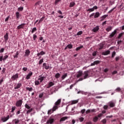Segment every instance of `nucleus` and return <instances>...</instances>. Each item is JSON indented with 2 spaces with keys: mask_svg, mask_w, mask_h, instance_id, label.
Wrapping results in <instances>:
<instances>
[{
  "mask_svg": "<svg viewBox=\"0 0 124 124\" xmlns=\"http://www.w3.org/2000/svg\"><path fill=\"white\" fill-rule=\"evenodd\" d=\"M82 75H83V72L81 71H79L78 72V74L77 75V78H80V77H81V76H82Z\"/></svg>",
  "mask_w": 124,
  "mask_h": 124,
  "instance_id": "obj_13",
  "label": "nucleus"
},
{
  "mask_svg": "<svg viewBox=\"0 0 124 124\" xmlns=\"http://www.w3.org/2000/svg\"><path fill=\"white\" fill-rule=\"evenodd\" d=\"M16 19H20V13L18 12H16Z\"/></svg>",
  "mask_w": 124,
  "mask_h": 124,
  "instance_id": "obj_31",
  "label": "nucleus"
},
{
  "mask_svg": "<svg viewBox=\"0 0 124 124\" xmlns=\"http://www.w3.org/2000/svg\"><path fill=\"white\" fill-rule=\"evenodd\" d=\"M89 74H90V71H85L83 73H82V75L83 76V79H87V78H89L90 76H89Z\"/></svg>",
  "mask_w": 124,
  "mask_h": 124,
  "instance_id": "obj_1",
  "label": "nucleus"
},
{
  "mask_svg": "<svg viewBox=\"0 0 124 124\" xmlns=\"http://www.w3.org/2000/svg\"><path fill=\"white\" fill-rule=\"evenodd\" d=\"M79 120L80 122H82L84 121V118L81 117V118H79Z\"/></svg>",
  "mask_w": 124,
  "mask_h": 124,
  "instance_id": "obj_60",
  "label": "nucleus"
},
{
  "mask_svg": "<svg viewBox=\"0 0 124 124\" xmlns=\"http://www.w3.org/2000/svg\"><path fill=\"white\" fill-rule=\"evenodd\" d=\"M62 102V99H59L57 100V101H56L55 103V106H56V107L57 108V109H58V108H59V107L58 106H59V105H60V104H61V103Z\"/></svg>",
  "mask_w": 124,
  "mask_h": 124,
  "instance_id": "obj_7",
  "label": "nucleus"
},
{
  "mask_svg": "<svg viewBox=\"0 0 124 124\" xmlns=\"http://www.w3.org/2000/svg\"><path fill=\"white\" fill-rule=\"evenodd\" d=\"M10 118V116L9 115H8L7 117H4L1 118V121L3 123H5V122H7L9 120V118Z\"/></svg>",
  "mask_w": 124,
  "mask_h": 124,
  "instance_id": "obj_3",
  "label": "nucleus"
},
{
  "mask_svg": "<svg viewBox=\"0 0 124 124\" xmlns=\"http://www.w3.org/2000/svg\"><path fill=\"white\" fill-rule=\"evenodd\" d=\"M99 50H102V49H103V47H104V44L103 43H101L99 45Z\"/></svg>",
  "mask_w": 124,
  "mask_h": 124,
  "instance_id": "obj_25",
  "label": "nucleus"
},
{
  "mask_svg": "<svg viewBox=\"0 0 124 124\" xmlns=\"http://www.w3.org/2000/svg\"><path fill=\"white\" fill-rule=\"evenodd\" d=\"M22 87V83L20 82H18L17 84L15 85V90H18V89H20Z\"/></svg>",
  "mask_w": 124,
  "mask_h": 124,
  "instance_id": "obj_6",
  "label": "nucleus"
},
{
  "mask_svg": "<svg viewBox=\"0 0 124 124\" xmlns=\"http://www.w3.org/2000/svg\"><path fill=\"white\" fill-rule=\"evenodd\" d=\"M112 30V27H108L106 31H111Z\"/></svg>",
  "mask_w": 124,
  "mask_h": 124,
  "instance_id": "obj_43",
  "label": "nucleus"
},
{
  "mask_svg": "<svg viewBox=\"0 0 124 124\" xmlns=\"http://www.w3.org/2000/svg\"><path fill=\"white\" fill-rule=\"evenodd\" d=\"M57 106H54L52 108V109H49L48 110V112H47V114L48 115H51L52 114V113H53V112H54V111H56V110H57Z\"/></svg>",
  "mask_w": 124,
  "mask_h": 124,
  "instance_id": "obj_2",
  "label": "nucleus"
},
{
  "mask_svg": "<svg viewBox=\"0 0 124 124\" xmlns=\"http://www.w3.org/2000/svg\"><path fill=\"white\" fill-rule=\"evenodd\" d=\"M97 7L96 6H94L93 8L88 9L87 10L88 12H93L94 10L97 9Z\"/></svg>",
  "mask_w": 124,
  "mask_h": 124,
  "instance_id": "obj_5",
  "label": "nucleus"
},
{
  "mask_svg": "<svg viewBox=\"0 0 124 124\" xmlns=\"http://www.w3.org/2000/svg\"><path fill=\"white\" fill-rule=\"evenodd\" d=\"M43 66H44V67H45V69H46V70H48V69H49V65L47 66V64H46V63H44L43 64Z\"/></svg>",
  "mask_w": 124,
  "mask_h": 124,
  "instance_id": "obj_22",
  "label": "nucleus"
},
{
  "mask_svg": "<svg viewBox=\"0 0 124 124\" xmlns=\"http://www.w3.org/2000/svg\"><path fill=\"white\" fill-rule=\"evenodd\" d=\"M110 54V50H107V51H105V52H103L102 53V55L103 56H107L108 55H109Z\"/></svg>",
  "mask_w": 124,
  "mask_h": 124,
  "instance_id": "obj_10",
  "label": "nucleus"
},
{
  "mask_svg": "<svg viewBox=\"0 0 124 124\" xmlns=\"http://www.w3.org/2000/svg\"><path fill=\"white\" fill-rule=\"evenodd\" d=\"M115 56H116V52L113 51L111 54V58H114V57H115Z\"/></svg>",
  "mask_w": 124,
  "mask_h": 124,
  "instance_id": "obj_44",
  "label": "nucleus"
},
{
  "mask_svg": "<svg viewBox=\"0 0 124 124\" xmlns=\"http://www.w3.org/2000/svg\"><path fill=\"white\" fill-rule=\"evenodd\" d=\"M97 121H98V117H97V116H95L93 118V122L94 123H96V122H97Z\"/></svg>",
  "mask_w": 124,
  "mask_h": 124,
  "instance_id": "obj_27",
  "label": "nucleus"
},
{
  "mask_svg": "<svg viewBox=\"0 0 124 124\" xmlns=\"http://www.w3.org/2000/svg\"><path fill=\"white\" fill-rule=\"evenodd\" d=\"M33 40H36V38H37V36L36 35L34 34L33 36Z\"/></svg>",
  "mask_w": 124,
  "mask_h": 124,
  "instance_id": "obj_56",
  "label": "nucleus"
},
{
  "mask_svg": "<svg viewBox=\"0 0 124 124\" xmlns=\"http://www.w3.org/2000/svg\"><path fill=\"white\" fill-rule=\"evenodd\" d=\"M121 91H122V89H121V88H120V87L117 88L115 90V91H116V92H121Z\"/></svg>",
  "mask_w": 124,
  "mask_h": 124,
  "instance_id": "obj_48",
  "label": "nucleus"
},
{
  "mask_svg": "<svg viewBox=\"0 0 124 124\" xmlns=\"http://www.w3.org/2000/svg\"><path fill=\"white\" fill-rule=\"evenodd\" d=\"M43 55H45V52H44L43 51H42L37 54V56L38 57H39V56H43Z\"/></svg>",
  "mask_w": 124,
  "mask_h": 124,
  "instance_id": "obj_20",
  "label": "nucleus"
},
{
  "mask_svg": "<svg viewBox=\"0 0 124 124\" xmlns=\"http://www.w3.org/2000/svg\"><path fill=\"white\" fill-rule=\"evenodd\" d=\"M123 35H124V33H121L120 34H119L118 38L120 39V38H121V37H122Z\"/></svg>",
  "mask_w": 124,
  "mask_h": 124,
  "instance_id": "obj_46",
  "label": "nucleus"
},
{
  "mask_svg": "<svg viewBox=\"0 0 124 124\" xmlns=\"http://www.w3.org/2000/svg\"><path fill=\"white\" fill-rule=\"evenodd\" d=\"M68 119V117L64 116L61 118L60 122H64L65 120H67Z\"/></svg>",
  "mask_w": 124,
  "mask_h": 124,
  "instance_id": "obj_17",
  "label": "nucleus"
},
{
  "mask_svg": "<svg viewBox=\"0 0 124 124\" xmlns=\"http://www.w3.org/2000/svg\"><path fill=\"white\" fill-rule=\"evenodd\" d=\"M55 85V83L52 81L50 82L48 84V86L47 87V89H50L51 87L54 86Z\"/></svg>",
  "mask_w": 124,
  "mask_h": 124,
  "instance_id": "obj_21",
  "label": "nucleus"
},
{
  "mask_svg": "<svg viewBox=\"0 0 124 124\" xmlns=\"http://www.w3.org/2000/svg\"><path fill=\"white\" fill-rule=\"evenodd\" d=\"M66 77H67V73H65L63 75H62V80H63V79H65V78H66Z\"/></svg>",
  "mask_w": 124,
  "mask_h": 124,
  "instance_id": "obj_30",
  "label": "nucleus"
},
{
  "mask_svg": "<svg viewBox=\"0 0 124 124\" xmlns=\"http://www.w3.org/2000/svg\"><path fill=\"white\" fill-rule=\"evenodd\" d=\"M30 54H31V51L29 49H27L25 52V56H30Z\"/></svg>",
  "mask_w": 124,
  "mask_h": 124,
  "instance_id": "obj_24",
  "label": "nucleus"
},
{
  "mask_svg": "<svg viewBox=\"0 0 124 124\" xmlns=\"http://www.w3.org/2000/svg\"><path fill=\"white\" fill-rule=\"evenodd\" d=\"M100 16V14L99 12H96L95 15L94 16V18H98Z\"/></svg>",
  "mask_w": 124,
  "mask_h": 124,
  "instance_id": "obj_23",
  "label": "nucleus"
},
{
  "mask_svg": "<svg viewBox=\"0 0 124 124\" xmlns=\"http://www.w3.org/2000/svg\"><path fill=\"white\" fill-rule=\"evenodd\" d=\"M67 48H68L69 49H72V48H73V46H72V45H71V44H69V45H68L67 46Z\"/></svg>",
  "mask_w": 124,
  "mask_h": 124,
  "instance_id": "obj_40",
  "label": "nucleus"
},
{
  "mask_svg": "<svg viewBox=\"0 0 124 124\" xmlns=\"http://www.w3.org/2000/svg\"><path fill=\"white\" fill-rule=\"evenodd\" d=\"M18 56H19V52L17 51L16 55L14 56V58H18Z\"/></svg>",
  "mask_w": 124,
  "mask_h": 124,
  "instance_id": "obj_42",
  "label": "nucleus"
},
{
  "mask_svg": "<svg viewBox=\"0 0 124 124\" xmlns=\"http://www.w3.org/2000/svg\"><path fill=\"white\" fill-rule=\"evenodd\" d=\"M22 70H23L24 71H27V70H28V68L27 67H23L22 69Z\"/></svg>",
  "mask_w": 124,
  "mask_h": 124,
  "instance_id": "obj_63",
  "label": "nucleus"
},
{
  "mask_svg": "<svg viewBox=\"0 0 124 124\" xmlns=\"http://www.w3.org/2000/svg\"><path fill=\"white\" fill-rule=\"evenodd\" d=\"M83 46H80L79 47H78L76 48V51H79V50H81V49H82V48H83Z\"/></svg>",
  "mask_w": 124,
  "mask_h": 124,
  "instance_id": "obj_33",
  "label": "nucleus"
},
{
  "mask_svg": "<svg viewBox=\"0 0 124 124\" xmlns=\"http://www.w3.org/2000/svg\"><path fill=\"white\" fill-rule=\"evenodd\" d=\"M92 31H93V32L98 31H99V26H97L96 27L94 28Z\"/></svg>",
  "mask_w": 124,
  "mask_h": 124,
  "instance_id": "obj_15",
  "label": "nucleus"
},
{
  "mask_svg": "<svg viewBox=\"0 0 124 124\" xmlns=\"http://www.w3.org/2000/svg\"><path fill=\"white\" fill-rule=\"evenodd\" d=\"M109 107H110L111 108H112L113 107H115V103L113 102H110L109 103Z\"/></svg>",
  "mask_w": 124,
  "mask_h": 124,
  "instance_id": "obj_26",
  "label": "nucleus"
},
{
  "mask_svg": "<svg viewBox=\"0 0 124 124\" xmlns=\"http://www.w3.org/2000/svg\"><path fill=\"white\" fill-rule=\"evenodd\" d=\"M91 109H88L86 111V113L89 114V113H91Z\"/></svg>",
  "mask_w": 124,
  "mask_h": 124,
  "instance_id": "obj_59",
  "label": "nucleus"
},
{
  "mask_svg": "<svg viewBox=\"0 0 124 124\" xmlns=\"http://www.w3.org/2000/svg\"><path fill=\"white\" fill-rule=\"evenodd\" d=\"M4 38L5 39V43H7V41L8 40V33H6V34L4 36Z\"/></svg>",
  "mask_w": 124,
  "mask_h": 124,
  "instance_id": "obj_16",
  "label": "nucleus"
},
{
  "mask_svg": "<svg viewBox=\"0 0 124 124\" xmlns=\"http://www.w3.org/2000/svg\"><path fill=\"white\" fill-rule=\"evenodd\" d=\"M92 55H93V57H95V56H96V51H94Z\"/></svg>",
  "mask_w": 124,
  "mask_h": 124,
  "instance_id": "obj_61",
  "label": "nucleus"
},
{
  "mask_svg": "<svg viewBox=\"0 0 124 124\" xmlns=\"http://www.w3.org/2000/svg\"><path fill=\"white\" fill-rule=\"evenodd\" d=\"M54 119L50 118L46 122V124H53V123H54Z\"/></svg>",
  "mask_w": 124,
  "mask_h": 124,
  "instance_id": "obj_18",
  "label": "nucleus"
},
{
  "mask_svg": "<svg viewBox=\"0 0 124 124\" xmlns=\"http://www.w3.org/2000/svg\"><path fill=\"white\" fill-rule=\"evenodd\" d=\"M44 61V59L43 58H42V59H41V60H40L39 62V65L41 64Z\"/></svg>",
  "mask_w": 124,
  "mask_h": 124,
  "instance_id": "obj_45",
  "label": "nucleus"
},
{
  "mask_svg": "<svg viewBox=\"0 0 124 124\" xmlns=\"http://www.w3.org/2000/svg\"><path fill=\"white\" fill-rule=\"evenodd\" d=\"M15 109H16V107H13L12 108V113H13V112H14V111H15Z\"/></svg>",
  "mask_w": 124,
  "mask_h": 124,
  "instance_id": "obj_50",
  "label": "nucleus"
},
{
  "mask_svg": "<svg viewBox=\"0 0 124 124\" xmlns=\"http://www.w3.org/2000/svg\"><path fill=\"white\" fill-rule=\"evenodd\" d=\"M25 25H26V24H25V23H22V24L19 25L17 27V30H20L21 29H24V27H25Z\"/></svg>",
  "mask_w": 124,
  "mask_h": 124,
  "instance_id": "obj_14",
  "label": "nucleus"
},
{
  "mask_svg": "<svg viewBox=\"0 0 124 124\" xmlns=\"http://www.w3.org/2000/svg\"><path fill=\"white\" fill-rule=\"evenodd\" d=\"M32 76V73L31 71L26 76V79L29 80V79H31V77Z\"/></svg>",
  "mask_w": 124,
  "mask_h": 124,
  "instance_id": "obj_12",
  "label": "nucleus"
},
{
  "mask_svg": "<svg viewBox=\"0 0 124 124\" xmlns=\"http://www.w3.org/2000/svg\"><path fill=\"white\" fill-rule=\"evenodd\" d=\"M60 77H61V74H60V73H58L55 74V78L56 79H59Z\"/></svg>",
  "mask_w": 124,
  "mask_h": 124,
  "instance_id": "obj_29",
  "label": "nucleus"
},
{
  "mask_svg": "<svg viewBox=\"0 0 124 124\" xmlns=\"http://www.w3.org/2000/svg\"><path fill=\"white\" fill-rule=\"evenodd\" d=\"M76 103H78V100H73L72 101V104H76Z\"/></svg>",
  "mask_w": 124,
  "mask_h": 124,
  "instance_id": "obj_39",
  "label": "nucleus"
},
{
  "mask_svg": "<svg viewBox=\"0 0 124 124\" xmlns=\"http://www.w3.org/2000/svg\"><path fill=\"white\" fill-rule=\"evenodd\" d=\"M14 121L15 122V124H18V123H19V120L18 119H16Z\"/></svg>",
  "mask_w": 124,
  "mask_h": 124,
  "instance_id": "obj_52",
  "label": "nucleus"
},
{
  "mask_svg": "<svg viewBox=\"0 0 124 124\" xmlns=\"http://www.w3.org/2000/svg\"><path fill=\"white\" fill-rule=\"evenodd\" d=\"M26 90H27V91H29V92H32L33 91V89H32V87H26L25 88Z\"/></svg>",
  "mask_w": 124,
  "mask_h": 124,
  "instance_id": "obj_28",
  "label": "nucleus"
},
{
  "mask_svg": "<svg viewBox=\"0 0 124 124\" xmlns=\"http://www.w3.org/2000/svg\"><path fill=\"white\" fill-rule=\"evenodd\" d=\"M116 9V7L112 8L111 10H110L109 11H108V13H112L113 12V11Z\"/></svg>",
  "mask_w": 124,
  "mask_h": 124,
  "instance_id": "obj_49",
  "label": "nucleus"
},
{
  "mask_svg": "<svg viewBox=\"0 0 124 124\" xmlns=\"http://www.w3.org/2000/svg\"><path fill=\"white\" fill-rule=\"evenodd\" d=\"M5 70H6V69L5 68H3L2 70V74H3V73H5Z\"/></svg>",
  "mask_w": 124,
  "mask_h": 124,
  "instance_id": "obj_54",
  "label": "nucleus"
},
{
  "mask_svg": "<svg viewBox=\"0 0 124 124\" xmlns=\"http://www.w3.org/2000/svg\"><path fill=\"white\" fill-rule=\"evenodd\" d=\"M103 124H106V119H103L102 121Z\"/></svg>",
  "mask_w": 124,
  "mask_h": 124,
  "instance_id": "obj_64",
  "label": "nucleus"
},
{
  "mask_svg": "<svg viewBox=\"0 0 124 124\" xmlns=\"http://www.w3.org/2000/svg\"><path fill=\"white\" fill-rule=\"evenodd\" d=\"M23 103V100H19L17 101L16 104V107H21L22 106V104Z\"/></svg>",
  "mask_w": 124,
  "mask_h": 124,
  "instance_id": "obj_4",
  "label": "nucleus"
},
{
  "mask_svg": "<svg viewBox=\"0 0 124 124\" xmlns=\"http://www.w3.org/2000/svg\"><path fill=\"white\" fill-rule=\"evenodd\" d=\"M37 31L36 27H34L33 28H32L31 32V33H33V32H35V31Z\"/></svg>",
  "mask_w": 124,
  "mask_h": 124,
  "instance_id": "obj_32",
  "label": "nucleus"
},
{
  "mask_svg": "<svg viewBox=\"0 0 124 124\" xmlns=\"http://www.w3.org/2000/svg\"><path fill=\"white\" fill-rule=\"evenodd\" d=\"M76 85V83H74L73 84H72L71 85H70V90H72V88H73V87H74V86Z\"/></svg>",
  "mask_w": 124,
  "mask_h": 124,
  "instance_id": "obj_51",
  "label": "nucleus"
},
{
  "mask_svg": "<svg viewBox=\"0 0 124 124\" xmlns=\"http://www.w3.org/2000/svg\"><path fill=\"white\" fill-rule=\"evenodd\" d=\"M99 63H100V61H94L93 63H92L91 64V66H94L95 64L97 65V64H99Z\"/></svg>",
  "mask_w": 124,
  "mask_h": 124,
  "instance_id": "obj_8",
  "label": "nucleus"
},
{
  "mask_svg": "<svg viewBox=\"0 0 124 124\" xmlns=\"http://www.w3.org/2000/svg\"><path fill=\"white\" fill-rule=\"evenodd\" d=\"M35 86H38V85H40V82L39 81H34Z\"/></svg>",
  "mask_w": 124,
  "mask_h": 124,
  "instance_id": "obj_38",
  "label": "nucleus"
},
{
  "mask_svg": "<svg viewBox=\"0 0 124 124\" xmlns=\"http://www.w3.org/2000/svg\"><path fill=\"white\" fill-rule=\"evenodd\" d=\"M83 33V31H79L77 33V35H81Z\"/></svg>",
  "mask_w": 124,
  "mask_h": 124,
  "instance_id": "obj_53",
  "label": "nucleus"
},
{
  "mask_svg": "<svg viewBox=\"0 0 124 124\" xmlns=\"http://www.w3.org/2000/svg\"><path fill=\"white\" fill-rule=\"evenodd\" d=\"M31 112H32V108H30L26 112V114H27V115H29V114L30 113H31Z\"/></svg>",
  "mask_w": 124,
  "mask_h": 124,
  "instance_id": "obj_37",
  "label": "nucleus"
},
{
  "mask_svg": "<svg viewBox=\"0 0 124 124\" xmlns=\"http://www.w3.org/2000/svg\"><path fill=\"white\" fill-rule=\"evenodd\" d=\"M75 5V2H72L70 3L69 7H73Z\"/></svg>",
  "mask_w": 124,
  "mask_h": 124,
  "instance_id": "obj_35",
  "label": "nucleus"
},
{
  "mask_svg": "<svg viewBox=\"0 0 124 124\" xmlns=\"http://www.w3.org/2000/svg\"><path fill=\"white\" fill-rule=\"evenodd\" d=\"M24 10V8L23 7H21L18 8V11H23Z\"/></svg>",
  "mask_w": 124,
  "mask_h": 124,
  "instance_id": "obj_47",
  "label": "nucleus"
},
{
  "mask_svg": "<svg viewBox=\"0 0 124 124\" xmlns=\"http://www.w3.org/2000/svg\"><path fill=\"white\" fill-rule=\"evenodd\" d=\"M25 108H26V109H31V107L29 106V105H28L27 104L25 105Z\"/></svg>",
  "mask_w": 124,
  "mask_h": 124,
  "instance_id": "obj_36",
  "label": "nucleus"
},
{
  "mask_svg": "<svg viewBox=\"0 0 124 124\" xmlns=\"http://www.w3.org/2000/svg\"><path fill=\"white\" fill-rule=\"evenodd\" d=\"M116 33H117L116 30H114L113 32H112L111 34L109 35V37H113V36L115 35V34H116Z\"/></svg>",
  "mask_w": 124,
  "mask_h": 124,
  "instance_id": "obj_19",
  "label": "nucleus"
},
{
  "mask_svg": "<svg viewBox=\"0 0 124 124\" xmlns=\"http://www.w3.org/2000/svg\"><path fill=\"white\" fill-rule=\"evenodd\" d=\"M108 108V106L107 105L104 106V110H107Z\"/></svg>",
  "mask_w": 124,
  "mask_h": 124,
  "instance_id": "obj_58",
  "label": "nucleus"
},
{
  "mask_svg": "<svg viewBox=\"0 0 124 124\" xmlns=\"http://www.w3.org/2000/svg\"><path fill=\"white\" fill-rule=\"evenodd\" d=\"M3 60V56H0V62H2Z\"/></svg>",
  "mask_w": 124,
  "mask_h": 124,
  "instance_id": "obj_62",
  "label": "nucleus"
},
{
  "mask_svg": "<svg viewBox=\"0 0 124 124\" xmlns=\"http://www.w3.org/2000/svg\"><path fill=\"white\" fill-rule=\"evenodd\" d=\"M85 112H86V109H83L81 110V114H84V113H85Z\"/></svg>",
  "mask_w": 124,
  "mask_h": 124,
  "instance_id": "obj_57",
  "label": "nucleus"
},
{
  "mask_svg": "<svg viewBox=\"0 0 124 124\" xmlns=\"http://www.w3.org/2000/svg\"><path fill=\"white\" fill-rule=\"evenodd\" d=\"M45 78H46V77H41V76H40L38 80V81H40V83H42V82H43V80H44Z\"/></svg>",
  "mask_w": 124,
  "mask_h": 124,
  "instance_id": "obj_11",
  "label": "nucleus"
},
{
  "mask_svg": "<svg viewBox=\"0 0 124 124\" xmlns=\"http://www.w3.org/2000/svg\"><path fill=\"white\" fill-rule=\"evenodd\" d=\"M43 95H44L43 93H41L39 95V97L40 98H42L43 97Z\"/></svg>",
  "mask_w": 124,
  "mask_h": 124,
  "instance_id": "obj_55",
  "label": "nucleus"
},
{
  "mask_svg": "<svg viewBox=\"0 0 124 124\" xmlns=\"http://www.w3.org/2000/svg\"><path fill=\"white\" fill-rule=\"evenodd\" d=\"M18 77H19V76L18 74H16V75L13 76L11 78H12V80H13V81H15L16 79H18Z\"/></svg>",
  "mask_w": 124,
  "mask_h": 124,
  "instance_id": "obj_9",
  "label": "nucleus"
},
{
  "mask_svg": "<svg viewBox=\"0 0 124 124\" xmlns=\"http://www.w3.org/2000/svg\"><path fill=\"white\" fill-rule=\"evenodd\" d=\"M107 17H108V15H105L102 16L101 21H103Z\"/></svg>",
  "mask_w": 124,
  "mask_h": 124,
  "instance_id": "obj_34",
  "label": "nucleus"
},
{
  "mask_svg": "<svg viewBox=\"0 0 124 124\" xmlns=\"http://www.w3.org/2000/svg\"><path fill=\"white\" fill-rule=\"evenodd\" d=\"M6 59H8V55H5L3 58V61H5Z\"/></svg>",
  "mask_w": 124,
  "mask_h": 124,
  "instance_id": "obj_41",
  "label": "nucleus"
}]
</instances>
